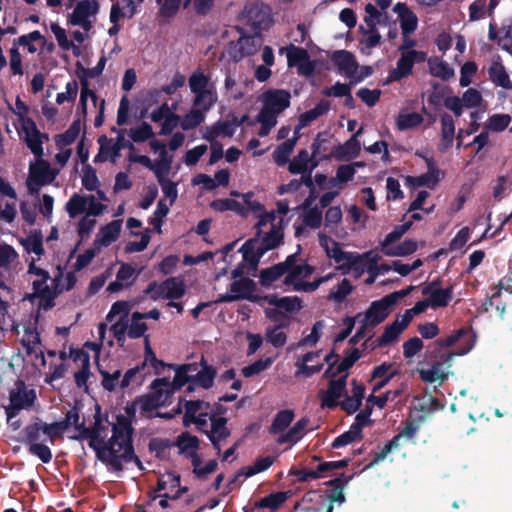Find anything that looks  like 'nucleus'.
<instances>
[{
    "label": "nucleus",
    "instance_id": "nucleus-9",
    "mask_svg": "<svg viewBox=\"0 0 512 512\" xmlns=\"http://www.w3.org/2000/svg\"><path fill=\"white\" fill-rule=\"evenodd\" d=\"M98 12V0H80L76 2L72 12L67 15L68 25L81 28L72 33L77 43L81 44L89 39V32L96 22Z\"/></svg>",
    "mask_w": 512,
    "mask_h": 512
},
{
    "label": "nucleus",
    "instance_id": "nucleus-62",
    "mask_svg": "<svg viewBox=\"0 0 512 512\" xmlns=\"http://www.w3.org/2000/svg\"><path fill=\"white\" fill-rule=\"evenodd\" d=\"M22 342L29 352H36L40 344L39 332L32 324L23 326Z\"/></svg>",
    "mask_w": 512,
    "mask_h": 512
},
{
    "label": "nucleus",
    "instance_id": "nucleus-4",
    "mask_svg": "<svg viewBox=\"0 0 512 512\" xmlns=\"http://www.w3.org/2000/svg\"><path fill=\"white\" fill-rule=\"evenodd\" d=\"M196 371L197 364H185L176 368L173 381H169L167 378L154 380L151 385L154 390L152 395L140 399L135 403V406L141 412H149L155 407L166 405L176 390L194 378L193 372Z\"/></svg>",
    "mask_w": 512,
    "mask_h": 512
},
{
    "label": "nucleus",
    "instance_id": "nucleus-2",
    "mask_svg": "<svg viewBox=\"0 0 512 512\" xmlns=\"http://www.w3.org/2000/svg\"><path fill=\"white\" fill-rule=\"evenodd\" d=\"M241 199L247 215L252 213L258 218L254 226L255 237L245 242L240 249L244 261L255 268L267 251L278 247L282 242V219L277 218L274 211H265L262 204L253 199L251 192L243 193Z\"/></svg>",
    "mask_w": 512,
    "mask_h": 512
},
{
    "label": "nucleus",
    "instance_id": "nucleus-3",
    "mask_svg": "<svg viewBox=\"0 0 512 512\" xmlns=\"http://www.w3.org/2000/svg\"><path fill=\"white\" fill-rule=\"evenodd\" d=\"M108 198L102 190L95 195L73 194L65 205V209L71 218L84 215L78 224V232L81 238L88 237L93 231L96 220L107 210Z\"/></svg>",
    "mask_w": 512,
    "mask_h": 512
},
{
    "label": "nucleus",
    "instance_id": "nucleus-39",
    "mask_svg": "<svg viewBox=\"0 0 512 512\" xmlns=\"http://www.w3.org/2000/svg\"><path fill=\"white\" fill-rule=\"evenodd\" d=\"M329 110V103L321 101L313 109H310L302 113L299 117V123L295 128L294 134L299 136V131L309 125L311 122L316 120L321 115L325 114Z\"/></svg>",
    "mask_w": 512,
    "mask_h": 512
},
{
    "label": "nucleus",
    "instance_id": "nucleus-54",
    "mask_svg": "<svg viewBox=\"0 0 512 512\" xmlns=\"http://www.w3.org/2000/svg\"><path fill=\"white\" fill-rule=\"evenodd\" d=\"M151 150L159 154V159L156 162L165 170L170 171L172 164V157L168 155L166 145L156 139H151L149 142Z\"/></svg>",
    "mask_w": 512,
    "mask_h": 512
},
{
    "label": "nucleus",
    "instance_id": "nucleus-57",
    "mask_svg": "<svg viewBox=\"0 0 512 512\" xmlns=\"http://www.w3.org/2000/svg\"><path fill=\"white\" fill-rule=\"evenodd\" d=\"M249 282L247 280L235 281L231 284L230 291L220 296L218 302H231L240 298H244L247 293Z\"/></svg>",
    "mask_w": 512,
    "mask_h": 512
},
{
    "label": "nucleus",
    "instance_id": "nucleus-55",
    "mask_svg": "<svg viewBox=\"0 0 512 512\" xmlns=\"http://www.w3.org/2000/svg\"><path fill=\"white\" fill-rule=\"evenodd\" d=\"M298 135H295L292 139H288L283 142L276 150L273 152L274 161L282 166L286 164L288 158L293 151V148L298 140Z\"/></svg>",
    "mask_w": 512,
    "mask_h": 512
},
{
    "label": "nucleus",
    "instance_id": "nucleus-34",
    "mask_svg": "<svg viewBox=\"0 0 512 512\" xmlns=\"http://www.w3.org/2000/svg\"><path fill=\"white\" fill-rule=\"evenodd\" d=\"M361 150V144L356 139V135H353L343 145L336 147L332 151V156L339 161H346L355 158L359 155Z\"/></svg>",
    "mask_w": 512,
    "mask_h": 512
},
{
    "label": "nucleus",
    "instance_id": "nucleus-30",
    "mask_svg": "<svg viewBox=\"0 0 512 512\" xmlns=\"http://www.w3.org/2000/svg\"><path fill=\"white\" fill-rule=\"evenodd\" d=\"M489 80L496 86L505 90H512V80L504 65L495 59L488 68Z\"/></svg>",
    "mask_w": 512,
    "mask_h": 512
},
{
    "label": "nucleus",
    "instance_id": "nucleus-64",
    "mask_svg": "<svg viewBox=\"0 0 512 512\" xmlns=\"http://www.w3.org/2000/svg\"><path fill=\"white\" fill-rule=\"evenodd\" d=\"M310 156L306 150H301L289 164V171L294 174L304 173L309 168Z\"/></svg>",
    "mask_w": 512,
    "mask_h": 512
},
{
    "label": "nucleus",
    "instance_id": "nucleus-63",
    "mask_svg": "<svg viewBox=\"0 0 512 512\" xmlns=\"http://www.w3.org/2000/svg\"><path fill=\"white\" fill-rule=\"evenodd\" d=\"M169 171H162L156 177L164 195L173 203L177 198L176 184L166 177Z\"/></svg>",
    "mask_w": 512,
    "mask_h": 512
},
{
    "label": "nucleus",
    "instance_id": "nucleus-56",
    "mask_svg": "<svg viewBox=\"0 0 512 512\" xmlns=\"http://www.w3.org/2000/svg\"><path fill=\"white\" fill-rule=\"evenodd\" d=\"M423 122V117L416 112H401L396 118L399 130H408L417 127Z\"/></svg>",
    "mask_w": 512,
    "mask_h": 512
},
{
    "label": "nucleus",
    "instance_id": "nucleus-17",
    "mask_svg": "<svg viewBox=\"0 0 512 512\" xmlns=\"http://www.w3.org/2000/svg\"><path fill=\"white\" fill-rule=\"evenodd\" d=\"M131 309V304L127 301H117L115 302L109 313L106 316V320L108 322H115L111 326V330L113 332L114 337L118 341H123L126 336L127 330V319L128 314Z\"/></svg>",
    "mask_w": 512,
    "mask_h": 512
},
{
    "label": "nucleus",
    "instance_id": "nucleus-31",
    "mask_svg": "<svg viewBox=\"0 0 512 512\" xmlns=\"http://www.w3.org/2000/svg\"><path fill=\"white\" fill-rule=\"evenodd\" d=\"M122 222L114 220L102 227L96 235L94 244L97 248L106 247L116 241L121 231Z\"/></svg>",
    "mask_w": 512,
    "mask_h": 512
},
{
    "label": "nucleus",
    "instance_id": "nucleus-7",
    "mask_svg": "<svg viewBox=\"0 0 512 512\" xmlns=\"http://www.w3.org/2000/svg\"><path fill=\"white\" fill-rule=\"evenodd\" d=\"M28 280L32 284L33 292L28 294L25 299L33 301L38 299V306L47 310L53 306V300L56 297V288L54 287V278L49 273L37 265L35 257H32L27 271Z\"/></svg>",
    "mask_w": 512,
    "mask_h": 512
},
{
    "label": "nucleus",
    "instance_id": "nucleus-6",
    "mask_svg": "<svg viewBox=\"0 0 512 512\" xmlns=\"http://www.w3.org/2000/svg\"><path fill=\"white\" fill-rule=\"evenodd\" d=\"M294 417L295 413L290 409L279 411L275 415L269 427V433L275 437L277 444H288L289 447H292L305 435L309 419L302 418L290 427Z\"/></svg>",
    "mask_w": 512,
    "mask_h": 512
},
{
    "label": "nucleus",
    "instance_id": "nucleus-20",
    "mask_svg": "<svg viewBox=\"0 0 512 512\" xmlns=\"http://www.w3.org/2000/svg\"><path fill=\"white\" fill-rule=\"evenodd\" d=\"M482 96L476 89L470 88L466 90L463 96H449L444 100V105L447 109L453 111L456 116L462 114L463 107L474 108L481 104Z\"/></svg>",
    "mask_w": 512,
    "mask_h": 512
},
{
    "label": "nucleus",
    "instance_id": "nucleus-21",
    "mask_svg": "<svg viewBox=\"0 0 512 512\" xmlns=\"http://www.w3.org/2000/svg\"><path fill=\"white\" fill-rule=\"evenodd\" d=\"M210 415V405L207 402L196 400L185 402L184 424L195 423L199 428L207 424Z\"/></svg>",
    "mask_w": 512,
    "mask_h": 512
},
{
    "label": "nucleus",
    "instance_id": "nucleus-42",
    "mask_svg": "<svg viewBox=\"0 0 512 512\" xmlns=\"http://www.w3.org/2000/svg\"><path fill=\"white\" fill-rule=\"evenodd\" d=\"M99 103L96 93L89 88L87 81L82 82L80 105L83 114L98 111Z\"/></svg>",
    "mask_w": 512,
    "mask_h": 512
},
{
    "label": "nucleus",
    "instance_id": "nucleus-26",
    "mask_svg": "<svg viewBox=\"0 0 512 512\" xmlns=\"http://www.w3.org/2000/svg\"><path fill=\"white\" fill-rule=\"evenodd\" d=\"M321 350L308 352L303 356L297 358L295 362V366L297 368L295 372L296 377H310L318 372H320L323 368V363H318L316 365H309V363L314 362L316 359L320 357Z\"/></svg>",
    "mask_w": 512,
    "mask_h": 512
},
{
    "label": "nucleus",
    "instance_id": "nucleus-11",
    "mask_svg": "<svg viewBox=\"0 0 512 512\" xmlns=\"http://www.w3.org/2000/svg\"><path fill=\"white\" fill-rule=\"evenodd\" d=\"M392 305V297L385 296L378 301L372 302L364 314H358L356 320L360 322L361 326L351 341L354 342L356 338L369 336L371 330L388 316L389 308Z\"/></svg>",
    "mask_w": 512,
    "mask_h": 512
},
{
    "label": "nucleus",
    "instance_id": "nucleus-10",
    "mask_svg": "<svg viewBox=\"0 0 512 512\" xmlns=\"http://www.w3.org/2000/svg\"><path fill=\"white\" fill-rule=\"evenodd\" d=\"M188 85L194 95L193 105L211 109L217 102L218 94L215 83L203 71H194L188 79Z\"/></svg>",
    "mask_w": 512,
    "mask_h": 512
},
{
    "label": "nucleus",
    "instance_id": "nucleus-36",
    "mask_svg": "<svg viewBox=\"0 0 512 512\" xmlns=\"http://www.w3.org/2000/svg\"><path fill=\"white\" fill-rule=\"evenodd\" d=\"M342 220V211L340 207H330L325 214V227L329 232L333 233L337 238L344 239L347 236V231L344 228H338L337 225Z\"/></svg>",
    "mask_w": 512,
    "mask_h": 512
},
{
    "label": "nucleus",
    "instance_id": "nucleus-32",
    "mask_svg": "<svg viewBox=\"0 0 512 512\" xmlns=\"http://www.w3.org/2000/svg\"><path fill=\"white\" fill-rule=\"evenodd\" d=\"M261 301L263 304H268L270 306H276L281 309L283 312H293L298 311L302 308V301L299 297H278L276 295H267L264 296Z\"/></svg>",
    "mask_w": 512,
    "mask_h": 512
},
{
    "label": "nucleus",
    "instance_id": "nucleus-37",
    "mask_svg": "<svg viewBox=\"0 0 512 512\" xmlns=\"http://www.w3.org/2000/svg\"><path fill=\"white\" fill-rule=\"evenodd\" d=\"M176 445L179 448L181 454L190 457L193 461L197 458V451L199 449V440L196 436H193L187 432L182 433L176 440Z\"/></svg>",
    "mask_w": 512,
    "mask_h": 512
},
{
    "label": "nucleus",
    "instance_id": "nucleus-60",
    "mask_svg": "<svg viewBox=\"0 0 512 512\" xmlns=\"http://www.w3.org/2000/svg\"><path fill=\"white\" fill-rule=\"evenodd\" d=\"M237 126H238V124L236 123L235 120H233V121L227 120V121L216 123L212 127L209 136H207L206 138L213 139V138L220 137V136L231 137L235 133Z\"/></svg>",
    "mask_w": 512,
    "mask_h": 512
},
{
    "label": "nucleus",
    "instance_id": "nucleus-46",
    "mask_svg": "<svg viewBox=\"0 0 512 512\" xmlns=\"http://www.w3.org/2000/svg\"><path fill=\"white\" fill-rule=\"evenodd\" d=\"M364 397V388L362 385L357 384L355 381L353 382L352 394L348 396L342 402V408L348 412H355L361 405L362 399Z\"/></svg>",
    "mask_w": 512,
    "mask_h": 512
},
{
    "label": "nucleus",
    "instance_id": "nucleus-43",
    "mask_svg": "<svg viewBox=\"0 0 512 512\" xmlns=\"http://www.w3.org/2000/svg\"><path fill=\"white\" fill-rule=\"evenodd\" d=\"M424 294H429L428 301L431 307H444L449 301L452 299V288L449 287L447 289H432L431 287H426L423 290Z\"/></svg>",
    "mask_w": 512,
    "mask_h": 512
},
{
    "label": "nucleus",
    "instance_id": "nucleus-1",
    "mask_svg": "<svg viewBox=\"0 0 512 512\" xmlns=\"http://www.w3.org/2000/svg\"><path fill=\"white\" fill-rule=\"evenodd\" d=\"M65 429L74 426L81 433V438L89 440V446L96 452L99 460L115 470L134 460L131 446L132 428L130 421L123 415L112 416L111 420L97 418L92 429L83 428L76 409L69 410L62 421Z\"/></svg>",
    "mask_w": 512,
    "mask_h": 512
},
{
    "label": "nucleus",
    "instance_id": "nucleus-5",
    "mask_svg": "<svg viewBox=\"0 0 512 512\" xmlns=\"http://www.w3.org/2000/svg\"><path fill=\"white\" fill-rule=\"evenodd\" d=\"M314 268L308 265L297 254L289 255L285 260V277L283 283L297 292H313L322 283L332 278L331 274L319 277L312 282L307 279L313 274Z\"/></svg>",
    "mask_w": 512,
    "mask_h": 512
},
{
    "label": "nucleus",
    "instance_id": "nucleus-29",
    "mask_svg": "<svg viewBox=\"0 0 512 512\" xmlns=\"http://www.w3.org/2000/svg\"><path fill=\"white\" fill-rule=\"evenodd\" d=\"M346 388V376L330 382L329 388L320 393L322 406L335 407L338 400L343 396Z\"/></svg>",
    "mask_w": 512,
    "mask_h": 512
},
{
    "label": "nucleus",
    "instance_id": "nucleus-53",
    "mask_svg": "<svg viewBox=\"0 0 512 512\" xmlns=\"http://www.w3.org/2000/svg\"><path fill=\"white\" fill-rule=\"evenodd\" d=\"M428 64L430 73L435 77L447 80L454 76V70L439 58L430 59Z\"/></svg>",
    "mask_w": 512,
    "mask_h": 512
},
{
    "label": "nucleus",
    "instance_id": "nucleus-24",
    "mask_svg": "<svg viewBox=\"0 0 512 512\" xmlns=\"http://www.w3.org/2000/svg\"><path fill=\"white\" fill-rule=\"evenodd\" d=\"M380 259L381 255L374 251L355 255L347 271H344V273L353 272L355 277H360L365 271L372 272L374 264L378 263Z\"/></svg>",
    "mask_w": 512,
    "mask_h": 512
},
{
    "label": "nucleus",
    "instance_id": "nucleus-12",
    "mask_svg": "<svg viewBox=\"0 0 512 512\" xmlns=\"http://www.w3.org/2000/svg\"><path fill=\"white\" fill-rule=\"evenodd\" d=\"M330 59L338 73L348 78L351 84L361 82L372 73L371 67L359 66L355 56L347 50L333 52Z\"/></svg>",
    "mask_w": 512,
    "mask_h": 512
},
{
    "label": "nucleus",
    "instance_id": "nucleus-33",
    "mask_svg": "<svg viewBox=\"0 0 512 512\" xmlns=\"http://www.w3.org/2000/svg\"><path fill=\"white\" fill-rule=\"evenodd\" d=\"M99 143V152L95 157V162H105L112 161L116 162V160L120 156V149L114 144V139H110L106 136H101L98 139Z\"/></svg>",
    "mask_w": 512,
    "mask_h": 512
},
{
    "label": "nucleus",
    "instance_id": "nucleus-35",
    "mask_svg": "<svg viewBox=\"0 0 512 512\" xmlns=\"http://www.w3.org/2000/svg\"><path fill=\"white\" fill-rule=\"evenodd\" d=\"M393 11L398 15L403 34L411 33L416 29L417 17L405 4H396Z\"/></svg>",
    "mask_w": 512,
    "mask_h": 512
},
{
    "label": "nucleus",
    "instance_id": "nucleus-22",
    "mask_svg": "<svg viewBox=\"0 0 512 512\" xmlns=\"http://www.w3.org/2000/svg\"><path fill=\"white\" fill-rule=\"evenodd\" d=\"M16 216V193L0 179V218L12 222Z\"/></svg>",
    "mask_w": 512,
    "mask_h": 512
},
{
    "label": "nucleus",
    "instance_id": "nucleus-59",
    "mask_svg": "<svg viewBox=\"0 0 512 512\" xmlns=\"http://www.w3.org/2000/svg\"><path fill=\"white\" fill-rule=\"evenodd\" d=\"M281 276L285 277V261L276 264L271 268L262 270L260 273V282L264 286H270Z\"/></svg>",
    "mask_w": 512,
    "mask_h": 512
},
{
    "label": "nucleus",
    "instance_id": "nucleus-19",
    "mask_svg": "<svg viewBox=\"0 0 512 512\" xmlns=\"http://www.w3.org/2000/svg\"><path fill=\"white\" fill-rule=\"evenodd\" d=\"M20 137L25 141L31 152L41 157L43 155V141L47 139L46 135L40 133L33 120L24 121L23 124L18 125Z\"/></svg>",
    "mask_w": 512,
    "mask_h": 512
},
{
    "label": "nucleus",
    "instance_id": "nucleus-13",
    "mask_svg": "<svg viewBox=\"0 0 512 512\" xmlns=\"http://www.w3.org/2000/svg\"><path fill=\"white\" fill-rule=\"evenodd\" d=\"M164 367V363L158 360L152 351L149 342L146 340L145 343V357L144 361L140 366H136L129 369L121 379L120 388H126L131 385L139 386L143 383L145 376L151 374L150 368L153 369L154 373H160V370Z\"/></svg>",
    "mask_w": 512,
    "mask_h": 512
},
{
    "label": "nucleus",
    "instance_id": "nucleus-58",
    "mask_svg": "<svg viewBox=\"0 0 512 512\" xmlns=\"http://www.w3.org/2000/svg\"><path fill=\"white\" fill-rule=\"evenodd\" d=\"M27 442L31 443H44L48 441L44 435L43 421L37 419L32 425H29L24 430Z\"/></svg>",
    "mask_w": 512,
    "mask_h": 512
},
{
    "label": "nucleus",
    "instance_id": "nucleus-38",
    "mask_svg": "<svg viewBox=\"0 0 512 512\" xmlns=\"http://www.w3.org/2000/svg\"><path fill=\"white\" fill-rule=\"evenodd\" d=\"M210 109H203L200 106L192 105V108L180 119V126L183 130H191L201 125L205 115Z\"/></svg>",
    "mask_w": 512,
    "mask_h": 512
},
{
    "label": "nucleus",
    "instance_id": "nucleus-52",
    "mask_svg": "<svg viewBox=\"0 0 512 512\" xmlns=\"http://www.w3.org/2000/svg\"><path fill=\"white\" fill-rule=\"evenodd\" d=\"M211 207L218 212L230 210L241 216H247V211L243 204L233 199H217L211 203Z\"/></svg>",
    "mask_w": 512,
    "mask_h": 512
},
{
    "label": "nucleus",
    "instance_id": "nucleus-48",
    "mask_svg": "<svg viewBox=\"0 0 512 512\" xmlns=\"http://www.w3.org/2000/svg\"><path fill=\"white\" fill-rule=\"evenodd\" d=\"M417 243L414 240H405L402 243L396 246H387L382 248L383 253L386 256L395 257V256H406L417 250Z\"/></svg>",
    "mask_w": 512,
    "mask_h": 512
},
{
    "label": "nucleus",
    "instance_id": "nucleus-50",
    "mask_svg": "<svg viewBox=\"0 0 512 512\" xmlns=\"http://www.w3.org/2000/svg\"><path fill=\"white\" fill-rule=\"evenodd\" d=\"M81 128L80 121H74L66 132L55 137L56 146L68 148L79 136Z\"/></svg>",
    "mask_w": 512,
    "mask_h": 512
},
{
    "label": "nucleus",
    "instance_id": "nucleus-14",
    "mask_svg": "<svg viewBox=\"0 0 512 512\" xmlns=\"http://www.w3.org/2000/svg\"><path fill=\"white\" fill-rule=\"evenodd\" d=\"M37 399L34 389L29 388L23 382L18 381L10 390V403L5 407L8 419L15 417L22 410H29L33 407Z\"/></svg>",
    "mask_w": 512,
    "mask_h": 512
},
{
    "label": "nucleus",
    "instance_id": "nucleus-23",
    "mask_svg": "<svg viewBox=\"0 0 512 512\" xmlns=\"http://www.w3.org/2000/svg\"><path fill=\"white\" fill-rule=\"evenodd\" d=\"M416 155H419L422 157V155L419 152H417ZM423 158L425 159L426 164H427V169H428L427 172L421 176L407 177V183L410 184L414 188L422 187V186H426L428 188H434L439 181V170L437 169L432 158L424 157V156H423Z\"/></svg>",
    "mask_w": 512,
    "mask_h": 512
},
{
    "label": "nucleus",
    "instance_id": "nucleus-15",
    "mask_svg": "<svg viewBox=\"0 0 512 512\" xmlns=\"http://www.w3.org/2000/svg\"><path fill=\"white\" fill-rule=\"evenodd\" d=\"M186 292L185 282L181 277H171L162 283H151L145 293L153 300L180 299Z\"/></svg>",
    "mask_w": 512,
    "mask_h": 512
},
{
    "label": "nucleus",
    "instance_id": "nucleus-40",
    "mask_svg": "<svg viewBox=\"0 0 512 512\" xmlns=\"http://www.w3.org/2000/svg\"><path fill=\"white\" fill-rule=\"evenodd\" d=\"M99 373L102 376V385L108 391H113L117 387H120L121 370L116 366H109L103 368L98 364Z\"/></svg>",
    "mask_w": 512,
    "mask_h": 512
},
{
    "label": "nucleus",
    "instance_id": "nucleus-25",
    "mask_svg": "<svg viewBox=\"0 0 512 512\" xmlns=\"http://www.w3.org/2000/svg\"><path fill=\"white\" fill-rule=\"evenodd\" d=\"M209 419L211 420V429L207 432V435L214 448L220 451L230 436V430L226 426L225 418L211 416Z\"/></svg>",
    "mask_w": 512,
    "mask_h": 512
},
{
    "label": "nucleus",
    "instance_id": "nucleus-16",
    "mask_svg": "<svg viewBox=\"0 0 512 512\" xmlns=\"http://www.w3.org/2000/svg\"><path fill=\"white\" fill-rule=\"evenodd\" d=\"M58 171L52 169L48 162L39 159L35 163L30 164L27 186L31 193H38L39 189L51 183Z\"/></svg>",
    "mask_w": 512,
    "mask_h": 512
},
{
    "label": "nucleus",
    "instance_id": "nucleus-18",
    "mask_svg": "<svg viewBox=\"0 0 512 512\" xmlns=\"http://www.w3.org/2000/svg\"><path fill=\"white\" fill-rule=\"evenodd\" d=\"M454 354H448L444 356L443 361L436 362L429 368H421L418 370L421 379L427 383H437L441 385L447 379V376L451 374L450 368Z\"/></svg>",
    "mask_w": 512,
    "mask_h": 512
},
{
    "label": "nucleus",
    "instance_id": "nucleus-49",
    "mask_svg": "<svg viewBox=\"0 0 512 512\" xmlns=\"http://www.w3.org/2000/svg\"><path fill=\"white\" fill-rule=\"evenodd\" d=\"M50 30L53 33L58 45L64 50H73L75 55L80 53V49L78 46L74 44L73 41L69 40L65 29L60 27L57 23H51Z\"/></svg>",
    "mask_w": 512,
    "mask_h": 512
},
{
    "label": "nucleus",
    "instance_id": "nucleus-8",
    "mask_svg": "<svg viewBox=\"0 0 512 512\" xmlns=\"http://www.w3.org/2000/svg\"><path fill=\"white\" fill-rule=\"evenodd\" d=\"M290 105V94L285 90H270L263 96V107L257 116L261 124L258 135L267 136L277 124V117Z\"/></svg>",
    "mask_w": 512,
    "mask_h": 512
},
{
    "label": "nucleus",
    "instance_id": "nucleus-41",
    "mask_svg": "<svg viewBox=\"0 0 512 512\" xmlns=\"http://www.w3.org/2000/svg\"><path fill=\"white\" fill-rule=\"evenodd\" d=\"M137 12V5L133 0H122L111 8L110 20L117 23L119 18H132Z\"/></svg>",
    "mask_w": 512,
    "mask_h": 512
},
{
    "label": "nucleus",
    "instance_id": "nucleus-47",
    "mask_svg": "<svg viewBox=\"0 0 512 512\" xmlns=\"http://www.w3.org/2000/svg\"><path fill=\"white\" fill-rule=\"evenodd\" d=\"M143 319H145V315H143V313L134 312L132 314L130 323L127 319L126 335H128L130 338L141 337L147 330L146 324L142 321Z\"/></svg>",
    "mask_w": 512,
    "mask_h": 512
},
{
    "label": "nucleus",
    "instance_id": "nucleus-61",
    "mask_svg": "<svg viewBox=\"0 0 512 512\" xmlns=\"http://www.w3.org/2000/svg\"><path fill=\"white\" fill-rule=\"evenodd\" d=\"M128 135L133 142L140 143L153 138L154 131L150 124L142 122L139 126L131 128Z\"/></svg>",
    "mask_w": 512,
    "mask_h": 512
},
{
    "label": "nucleus",
    "instance_id": "nucleus-28",
    "mask_svg": "<svg viewBox=\"0 0 512 512\" xmlns=\"http://www.w3.org/2000/svg\"><path fill=\"white\" fill-rule=\"evenodd\" d=\"M20 264L17 251L8 244H0V278L11 275Z\"/></svg>",
    "mask_w": 512,
    "mask_h": 512
},
{
    "label": "nucleus",
    "instance_id": "nucleus-45",
    "mask_svg": "<svg viewBox=\"0 0 512 512\" xmlns=\"http://www.w3.org/2000/svg\"><path fill=\"white\" fill-rule=\"evenodd\" d=\"M442 124V140L439 144V149L442 151L447 150L452 146L455 134V125L453 119L449 115H444L441 118Z\"/></svg>",
    "mask_w": 512,
    "mask_h": 512
},
{
    "label": "nucleus",
    "instance_id": "nucleus-44",
    "mask_svg": "<svg viewBox=\"0 0 512 512\" xmlns=\"http://www.w3.org/2000/svg\"><path fill=\"white\" fill-rule=\"evenodd\" d=\"M261 40L259 37H241L235 48L239 50V55L234 54L235 60L245 56L252 55L261 47Z\"/></svg>",
    "mask_w": 512,
    "mask_h": 512
},
{
    "label": "nucleus",
    "instance_id": "nucleus-51",
    "mask_svg": "<svg viewBox=\"0 0 512 512\" xmlns=\"http://www.w3.org/2000/svg\"><path fill=\"white\" fill-rule=\"evenodd\" d=\"M323 328H324L323 321L316 322L313 325L310 334H308L307 336L303 337L298 343L291 345L289 347V350H294V349H298V348H301V347H313V346H315L317 344V342L319 341L320 337H321V332H322Z\"/></svg>",
    "mask_w": 512,
    "mask_h": 512
},
{
    "label": "nucleus",
    "instance_id": "nucleus-27",
    "mask_svg": "<svg viewBox=\"0 0 512 512\" xmlns=\"http://www.w3.org/2000/svg\"><path fill=\"white\" fill-rule=\"evenodd\" d=\"M425 59V55L415 50H406L402 52L401 58L398 60L397 68L392 73L394 80H399L411 72L413 64Z\"/></svg>",
    "mask_w": 512,
    "mask_h": 512
}]
</instances>
